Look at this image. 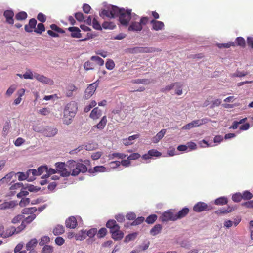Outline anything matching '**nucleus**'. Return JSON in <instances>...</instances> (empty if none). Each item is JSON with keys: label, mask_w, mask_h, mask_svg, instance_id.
Listing matches in <instances>:
<instances>
[{"label": "nucleus", "mask_w": 253, "mask_h": 253, "mask_svg": "<svg viewBox=\"0 0 253 253\" xmlns=\"http://www.w3.org/2000/svg\"><path fill=\"white\" fill-rule=\"evenodd\" d=\"M55 166L57 172L63 177H67L70 174L77 176L80 172L84 173L87 170L85 165L73 160H69L66 164L63 162L56 163Z\"/></svg>", "instance_id": "f257e3e1"}, {"label": "nucleus", "mask_w": 253, "mask_h": 253, "mask_svg": "<svg viewBox=\"0 0 253 253\" xmlns=\"http://www.w3.org/2000/svg\"><path fill=\"white\" fill-rule=\"evenodd\" d=\"M77 103L74 101H71L66 105L64 110L63 118V122L64 124L68 125L72 123L77 113Z\"/></svg>", "instance_id": "f03ea898"}, {"label": "nucleus", "mask_w": 253, "mask_h": 253, "mask_svg": "<svg viewBox=\"0 0 253 253\" xmlns=\"http://www.w3.org/2000/svg\"><path fill=\"white\" fill-rule=\"evenodd\" d=\"M106 226L109 229L111 237L115 241H119L123 238L124 233L120 230V227L116 220H109L106 224Z\"/></svg>", "instance_id": "7ed1b4c3"}, {"label": "nucleus", "mask_w": 253, "mask_h": 253, "mask_svg": "<svg viewBox=\"0 0 253 253\" xmlns=\"http://www.w3.org/2000/svg\"><path fill=\"white\" fill-rule=\"evenodd\" d=\"M116 17H119V22L122 26L127 27L131 18V10L118 8Z\"/></svg>", "instance_id": "20e7f679"}, {"label": "nucleus", "mask_w": 253, "mask_h": 253, "mask_svg": "<svg viewBox=\"0 0 253 253\" xmlns=\"http://www.w3.org/2000/svg\"><path fill=\"white\" fill-rule=\"evenodd\" d=\"M36 217V214H32L27 217L21 223V225L17 228L13 227V234H17L23 230L26 227V224L30 223Z\"/></svg>", "instance_id": "39448f33"}, {"label": "nucleus", "mask_w": 253, "mask_h": 253, "mask_svg": "<svg viewBox=\"0 0 253 253\" xmlns=\"http://www.w3.org/2000/svg\"><path fill=\"white\" fill-rule=\"evenodd\" d=\"M247 118H244L243 119H241L239 121H235L233 122L232 126H230V128H232L233 129H236L238 127V126L240 124H242L240 126V130H247L250 127V124L248 123H245V122L247 121Z\"/></svg>", "instance_id": "423d86ee"}, {"label": "nucleus", "mask_w": 253, "mask_h": 253, "mask_svg": "<svg viewBox=\"0 0 253 253\" xmlns=\"http://www.w3.org/2000/svg\"><path fill=\"white\" fill-rule=\"evenodd\" d=\"M118 7L113 6L110 9H104L100 13V16L102 18L107 17L109 18L116 17Z\"/></svg>", "instance_id": "0eeeda50"}, {"label": "nucleus", "mask_w": 253, "mask_h": 253, "mask_svg": "<svg viewBox=\"0 0 253 253\" xmlns=\"http://www.w3.org/2000/svg\"><path fill=\"white\" fill-rule=\"evenodd\" d=\"M208 122V119L206 118H203L194 120L191 123L186 124L182 127L183 129H190L193 127L199 126L203 124H206Z\"/></svg>", "instance_id": "6e6552de"}, {"label": "nucleus", "mask_w": 253, "mask_h": 253, "mask_svg": "<svg viewBox=\"0 0 253 253\" xmlns=\"http://www.w3.org/2000/svg\"><path fill=\"white\" fill-rule=\"evenodd\" d=\"M212 208L203 202H199L193 207V210L196 212H201L205 211L211 210Z\"/></svg>", "instance_id": "1a4fd4ad"}, {"label": "nucleus", "mask_w": 253, "mask_h": 253, "mask_svg": "<svg viewBox=\"0 0 253 253\" xmlns=\"http://www.w3.org/2000/svg\"><path fill=\"white\" fill-rule=\"evenodd\" d=\"M97 86L98 84L96 82L89 84L84 91V98L85 99L90 98L94 94Z\"/></svg>", "instance_id": "9d476101"}, {"label": "nucleus", "mask_w": 253, "mask_h": 253, "mask_svg": "<svg viewBox=\"0 0 253 253\" xmlns=\"http://www.w3.org/2000/svg\"><path fill=\"white\" fill-rule=\"evenodd\" d=\"M161 220L163 222L168 221H176L175 214L170 211L164 212L161 217Z\"/></svg>", "instance_id": "9b49d317"}, {"label": "nucleus", "mask_w": 253, "mask_h": 253, "mask_svg": "<svg viewBox=\"0 0 253 253\" xmlns=\"http://www.w3.org/2000/svg\"><path fill=\"white\" fill-rule=\"evenodd\" d=\"M34 78L36 79L38 81L45 83L48 84H53V81L52 80L48 78L43 75H40L38 73L34 74Z\"/></svg>", "instance_id": "f8f14e48"}, {"label": "nucleus", "mask_w": 253, "mask_h": 253, "mask_svg": "<svg viewBox=\"0 0 253 253\" xmlns=\"http://www.w3.org/2000/svg\"><path fill=\"white\" fill-rule=\"evenodd\" d=\"M58 132V129L55 127H47L42 132L43 134L46 137H53Z\"/></svg>", "instance_id": "ddd939ff"}, {"label": "nucleus", "mask_w": 253, "mask_h": 253, "mask_svg": "<svg viewBox=\"0 0 253 253\" xmlns=\"http://www.w3.org/2000/svg\"><path fill=\"white\" fill-rule=\"evenodd\" d=\"M65 224L67 228L74 229L77 225L76 218L74 216H70L66 220Z\"/></svg>", "instance_id": "4468645a"}, {"label": "nucleus", "mask_w": 253, "mask_h": 253, "mask_svg": "<svg viewBox=\"0 0 253 253\" xmlns=\"http://www.w3.org/2000/svg\"><path fill=\"white\" fill-rule=\"evenodd\" d=\"M4 16L6 18V22L11 25L14 24L13 17L14 15V12L11 10H7L4 12Z\"/></svg>", "instance_id": "2eb2a0df"}, {"label": "nucleus", "mask_w": 253, "mask_h": 253, "mask_svg": "<svg viewBox=\"0 0 253 253\" xmlns=\"http://www.w3.org/2000/svg\"><path fill=\"white\" fill-rule=\"evenodd\" d=\"M37 243L38 241L37 239L34 238L32 239L26 244V248L27 250L30 251L29 253H36L35 251H34V248L37 246Z\"/></svg>", "instance_id": "dca6fc26"}, {"label": "nucleus", "mask_w": 253, "mask_h": 253, "mask_svg": "<svg viewBox=\"0 0 253 253\" xmlns=\"http://www.w3.org/2000/svg\"><path fill=\"white\" fill-rule=\"evenodd\" d=\"M37 24V20L35 18L30 19L28 24L25 25L24 29L25 31L31 33L33 31Z\"/></svg>", "instance_id": "f3484780"}, {"label": "nucleus", "mask_w": 253, "mask_h": 253, "mask_svg": "<svg viewBox=\"0 0 253 253\" xmlns=\"http://www.w3.org/2000/svg\"><path fill=\"white\" fill-rule=\"evenodd\" d=\"M152 25V29L155 31L161 30L164 28V24L163 22L153 19L150 21Z\"/></svg>", "instance_id": "a211bd4d"}, {"label": "nucleus", "mask_w": 253, "mask_h": 253, "mask_svg": "<svg viewBox=\"0 0 253 253\" xmlns=\"http://www.w3.org/2000/svg\"><path fill=\"white\" fill-rule=\"evenodd\" d=\"M68 30L71 32V36L72 38H80L82 37V34L80 29L77 27H70Z\"/></svg>", "instance_id": "6ab92c4d"}, {"label": "nucleus", "mask_w": 253, "mask_h": 253, "mask_svg": "<svg viewBox=\"0 0 253 253\" xmlns=\"http://www.w3.org/2000/svg\"><path fill=\"white\" fill-rule=\"evenodd\" d=\"M142 30V27L139 22H132L128 27L129 31L139 32Z\"/></svg>", "instance_id": "aec40b11"}, {"label": "nucleus", "mask_w": 253, "mask_h": 253, "mask_svg": "<svg viewBox=\"0 0 253 253\" xmlns=\"http://www.w3.org/2000/svg\"><path fill=\"white\" fill-rule=\"evenodd\" d=\"M102 115V111L98 107L94 108L91 112L89 117L93 120H97Z\"/></svg>", "instance_id": "412c9836"}, {"label": "nucleus", "mask_w": 253, "mask_h": 253, "mask_svg": "<svg viewBox=\"0 0 253 253\" xmlns=\"http://www.w3.org/2000/svg\"><path fill=\"white\" fill-rule=\"evenodd\" d=\"M189 212V209L188 208H183L182 210H180L178 212L175 214L176 220L185 217Z\"/></svg>", "instance_id": "4be33fe9"}, {"label": "nucleus", "mask_w": 253, "mask_h": 253, "mask_svg": "<svg viewBox=\"0 0 253 253\" xmlns=\"http://www.w3.org/2000/svg\"><path fill=\"white\" fill-rule=\"evenodd\" d=\"M236 209V207L228 206L226 209L223 208V209H220L216 211H215V213L217 215L228 213L232 212Z\"/></svg>", "instance_id": "5701e85b"}, {"label": "nucleus", "mask_w": 253, "mask_h": 253, "mask_svg": "<svg viewBox=\"0 0 253 253\" xmlns=\"http://www.w3.org/2000/svg\"><path fill=\"white\" fill-rule=\"evenodd\" d=\"M16 206V203L14 201H11L10 202H4L3 203L0 204V210H6L14 208Z\"/></svg>", "instance_id": "b1692460"}, {"label": "nucleus", "mask_w": 253, "mask_h": 253, "mask_svg": "<svg viewBox=\"0 0 253 253\" xmlns=\"http://www.w3.org/2000/svg\"><path fill=\"white\" fill-rule=\"evenodd\" d=\"M107 122V119L106 116H104L99 121V122L95 126H94L93 127L95 128H97L98 129L102 130L104 129L105 126L106 125Z\"/></svg>", "instance_id": "393cba45"}, {"label": "nucleus", "mask_w": 253, "mask_h": 253, "mask_svg": "<svg viewBox=\"0 0 253 253\" xmlns=\"http://www.w3.org/2000/svg\"><path fill=\"white\" fill-rule=\"evenodd\" d=\"M162 229V226L161 224L155 225L150 230V233L153 236H155L159 234Z\"/></svg>", "instance_id": "a878e982"}, {"label": "nucleus", "mask_w": 253, "mask_h": 253, "mask_svg": "<svg viewBox=\"0 0 253 253\" xmlns=\"http://www.w3.org/2000/svg\"><path fill=\"white\" fill-rule=\"evenodd\" d=\"M166 132V129H162L153 138V142L154 143H157L159 142L164 136Z\"/></svg>", "instance_id": "bb28decb"}, {"label": "nucleus", "mask_w": 253, "mask_h": 253, "mask_svg": "<svg viewBox=\"0 0 253 253\" xmlns=\"http://www.w3.org/2000/svg\"><path fill=\"white\" fill-rule=\"evenodd\" d=\"M64 227L63 225H57L53 230V233L55 235H59L64 233Z\"/></svg>", "instance_id": "cd10ccee"}, {"label": "nucleus", "mask_w": 253, "mask_h": 253, "mask_svg": "<svg viewBox=\"0 0 253 253\" xmlns=\"http://www.w3.org/2000/svg\"><path fill=\"white\" fill-rule=\"evenodd\" d=\"M106 171V168L103 166H98L94 167L93 169H89V172L91 173L95 172H104Z\"/></svg>", "instance_id": "c85d7f7f"}, {"label": "nucleus", "mask_w": 253, "mask_h": 253, "mask_svg": "<svg viewBox=\"0 0 253 253\" xmlns=\"http://www.w3.org/2000/svg\"><path fill=\"white\" fill-rule=\"evenodd\" d=\"M37 211V209L36 207H30L24 208L22 211V213L23 214H34V213L35 212Z\"/></svg>", "instance_id": "c756f323"}, {"label": "nucleus", "mask_w": 253, "mask_h": 253, "mask_svg": "<svg viewBox=\"0 0 253 253\" xmlns=\"http://www.w3.org/2000/svg\"><path fill=\"white\" fill-rule=\"evenodd\" d=\"M102 27L105 29L112 30L116 27V25L113 22L105 21L102 23Z\"/></svg>", "instance_id": "7c9ffc66"}, {"label": "nucleus", "mask_w": 253, "mask_h": 253, "mask_svg": "<svg viewBox=\"0 0 253 253\" xmlns=\"http://www.w3.org/2000/svg\"><path fill=\"white\" fill-rule=\"evenodd\" d=\"M27 14L26 12L21 11L15 15V18L17 20L22 21L27 18Z\"/></svg>", "instance_id": "2f4dec72"}, {"label": "nucleus", "mask_w": 253, "mask_h": 253, "mask_svg": "<svg viewBox=\"0 0 253 253\" xmlns=\"http://www.w3.org/2000/svg\"><path fill=\"white\" fill-rule=\"evenodd\" d=\"M228 203V199L226 197H221L215 200L214 203L217 205H224L227 204Z\"/></svg>", "instance_id": "473e14b6"}, {"label": "nucleus", "mask_w": 253, "mask_h": 253, "mask_svg": "<svg viewBox=\"0 0 253 253\" xmlns=\"http://www.w3.org/2000/svg\"><path fill=\"white\" fill-rule=\"evenodd\" d=\"M178 85H179V83L177 82L170 84L165 87L162 88L161 89V91L164 93L166 92V91L171 90L174 86H178Z\"/></svg>", "instance_id": "72a5a7b5"}, {"label": "nucleus", "mask_w": 253, "mask_h": 253, "mask_svg": "<svg viewBox=\"0 0 253 253\" xmlns=\"http://www.w3.org/2000/svg\"><path fill=\"white\" fill-rule=\"evenodd\" d=\"M137 236V233L136 232L129 234L125 237L124 242L126 243H128L130 241L134 240L136 239Z\"/></svg>", "instance_id": "f704fd0d"}, {"label": "nucleus", "mask_w": 253, "mask_h": 253, "mask_svg": "<svg viewBox=\"0 0 253 253\" xmlns=\"http://www.w3.org/2000/svg\"><path fill=\"white\" fill-rule=\"evenodd\" d=\"M91 60L96 62L99 66H102L104 64V60L99 56H93L90 58Z\"/></svg>", "instance_id": "c9c22d12"}, {"label": "nucleus", "mask_w": 253, "mask_h": 253, "mask_svg": "<svg viewBox=\"0 0 253 253\" xmlns=\"http://www.w3.org/2000/svg\"><path fill=\"white\" fill-rule=\"evenodd\" d=\"M157 219V216L156 214H151L148 216L146 219V222L148 224H153Z\"/></svg>", "instance_id": "e433bc0d"}, {"label": "nucleus", "mask_w": 253, "mask_h": 253, "mask_svg": "<svg viewBox=\"0 0 253 253\" xmlns=\"http://www.w3.org/2000/svg\"><path fill=\"white\" fill-rule=\"evenodd\" d=\"M44 31L45 27L42 23H39L37 25V28L34 30L35 32L38 34H41Z\"/></svg>", "instance_id": "4c0bfd02"}, {"label": "nucleus", "mask_w": 253, "mask_h": 253, "mask_svg": "<svg viewBox=\"0 0 253 253\" xmlns=\"http://www.w3.org/2000/svg\"><path fill=\"white\" fill-rule=\"evenodd\" d=\"M13 176V173L12 172L6 174L5 176L1 179L0 182L1 183H8L11 180Z\"/></svg>", "instance_id": "58836bf2"}, {"label": "nucleus", "mask_w": 253, "mask_h": 253, "mask_svg": "<svg viewBox=\"0 0 253 253\" xmlns=\"http://www.w3.org/2000/svg\"><path fill=\"white\" fill-rule=\"evenodd\" d=\"M134 50H135V52H152L154 51L152 48L147 47H136L134 48Z\"/></svg>", "instance_id": "ea45409f"}, {"label": "nucleus", "mask_w": 253, "mask_h": 253, "mask_svg": "<svg viewBox=\"0 0 253 253\" xmlns=\"http://www.w3.org/2000/svg\"><path fill=\"white\" fill-rule=\"evenodd\" d=\"M53 251V248L51 246L45 245L42 249V253H52Z\"/></svg>", "instance_id": "a19ab883"}, {"label": "nucleus", "mask_w": 253, "mask_h": 253, "mask_svg": "<svg viewBox=\"0 0 253 253\" xmlns=\"http://www.w3.org/2000/svg\"><path fill=\"white\" fill-rule=\"evenodd\" d=\"M236 42L237 45L242 47H244L246 45L245 40L243 38L241 37H237L236 39Z\"/></svg>", "instance_id": "79ce46f5"}, {"label": "nucleus", "mask_w": 253, "mask_h": 253, "mask_svg": "<svg viewBox=\"0 0 253 253\" xmlns=\"http://www.w3.org/2000/svg\"><path fill=\"white\" fill-rule=\"evenodd\" d=\"M107 232V229L105 228H101L96 233L97 237L99 238H103L106 235Z\"/></svg>", "instance_id": "37998d69"}, {"label": "nucleus", "mask_w": 253, "mask_h": 253, "mask_svg": "<svg viewBox=\"0 0 253 253\" xmlns=\"http://www.w3.org/2000/svg\"><path fill=\"white\" fill-rule=\"evenodd\" d=\"M115 63L111 59H108L105 64L106 68L108 70H112L115 67Z\"/></svg>", "instance_id": "c03bdc74"}, {"label": "nucleus", "mask_w": 253, "mask_h": 253, "mask_svg": "<svg viewBox=\"0 0 253 253\" xmlns=\"http://www.w3.org/2000/svg\"><path fill=\"white\" fill-rule=\"evenodd\" d=\"M133 83L136 84H148L150 83V81L148 79H136L132 81Z\"/></svg>", "instance_id": "a18cd8bd"}, {"label": "nucleus", "mask_w": 253, "mask_h": 253, "mask_svg": "<svg viewBox=\"0 0 253 253\" xmlns=\"http://www.w3.org/2000/svg\"><path fill=\"white\" fill-rule=\"evenodd\" d=\"M30 200L28 198H22L19 202V205L21 207H25L30 203Z\"/></svg>", "instance_id": "49530a36"}, {"label": "nucleus", "mask_w": 253, "mask_h": 253, "mask_svg": "<svg viewBox=\"0 0 253 253\" xmlns=\"http://www.w3.org/2000/svg\"><path fill=\"white\" fill-rule=\"evenodd\" d=\"M232 199L235 202H239L242 199V194L240 193H235L233 195Z\"/></svg>", "instance_id": "de8ad7c7"}, {"label": "nucleus", "mask_w": 253, "mask_h": 253, "mask_svg": "<svg viewBox=\"0 0 253 253\" xmlns=\"http://www.w3.org/2000/svg\"><path fill=\"white\" fill-rule=\"evenodd\" d=\"M148 153L151 157H160L161 156L162 154L161 152L155 149H151L148 151Z\"/></svg>", "instance_id": "09e8293b"}, {"label": "nucleus", "mask_w": 253, "mask_h": 253, "mask_svg": "<svg viewBox=\"0 0 253 253\" xmlns=\"http://www.w3.org/2000/svg\"><path fill=\"white\" fill-rule=\"evenodd\" d=\"M242 196L244 200H250L253 197V194L250 192L246 191L243 192Z\"/></svg>", "instance_id": "8fccbe9b"}, {"label": "nucleus", "mask_w": 253, "mask_h": 253, "mask_svg": "<svg viewBox=\"0 0 253 253\" xmlns=\"http://www.w3.org/2000/svg\"><path fill=\"white\" fill-rule=\"evenodd\" d=\"M97 147V144L95 143H88L85 146V149L88 151L93 150Z\"/></svg>", "instance_id": "3c124183"}, {"label": "nucleus", "mask_w": 253, "mask_h": 253, "mask_svg": "<svg viewBox=\"0 0 253 253\" xmlns=\"http://www.w3.org/2000/svg\"><path fill=\"white\" fill-rule=\"evenodd\" d=\"M144 217L142 216L138 217L133 221L131 225L133 226L139 225L144 221Z\"/></svg>", "instance_id": "603ef678"}, {"label": "nucleus", "mask_w": 253, "mask_h": 253, "mask_svg": "<svg viewBox=\"0 0 253 253\" xmlns=\"http://www.w3.org/2000/svg\"><path fill=\"white\" fill-rule=\"evenodd\" d=\"M17 174L18 175V180L20 181L27 179L29 176L27 172L26 173L19 172L17 173Z\"/></svg>", "instance_id": "864d4df0"}, {"label": "nucleus", "mask_w": 253, "mask_h": 253, "mask_svg": "<svg viewBox=\"0 0 253 253\" xmlns=\"http://www.w3.org/2000/svg\"><path fill=\"white\" fill-rule=\"evenodd\" d=\"M92 26L96 30H100L102 29V27L99 22L95 18L92 20Z\"/></svg>", "instance_id": "5fc2aeb1"}, {"label": "nucleus", "mask_w": 253, "mask_h": 253, "mask_svg": "<svg viewBox=\"0 0 253 253\" xmlns=\"http://www.w3.org/2000/svg\"><path fill=\"white\" fill-rule=\"evenodd\" d=\"M50 28L53 31H55L59 33H64L65 31L61 28H59L56 24H53L50 25Z\"/></svg>", "instance_id": "6e6d98bb"}, {"label": "nucleus", "mask_w": 253, "mask_h": 253, "mask_svg": "<svg viewBox=\"0 0 253 253\" xmlns=\"http://www.w3.org/2000/svg\"><path fill=\"white\" fill-rule=\"evenodd\" d=\"M247 72H241L237 71L236 73L233 74L231 76L233 77H242L248 75Z\"/></svg>", "instance_id": "4d7b16f0"}, {"label": "nucleus", "mask_w": 253, "mask_h": 253, "mask_svg": "<svg viewBox=\"0 0 253 253\" xmlns=\"http://www.w3.org/2000/svg\"><path fill=\"white\" fill-rule=\"evenodd\" d=\"M84 67L86 70H92L94 69L93 64L89 61L84 63Z\"/></svg>", "instance_id": "13d9d810"}, {"label": "nucleus", "mask_w": 253, "mask_h": 253, "mask_svg": "<svg viewBox=\"0 0 253 253\" xmlns=\"http://www.w3.org/2000/svg\"><path fill=\"white\" fill-rule=\"evenodd\" d=\"M126 157V155L123 153H113L110 156L112 158H118L119 159H124Z\"/></svg>", "instance_id": "bf43d9fd"}, {"label": "nucleus", "mask_w": 253, "mask_h": 253, "mask_svg": "<svg viewBox=\"0 0 253 253\" xmlns=\"http://www.w3.org/2000/svg\"><path fill=\"white\" fill-rule=\"evenodd\" d=\"M75 17L79 22H83L84 20V15L82 12L75 13Z\"/></svg>", "instance_id": "052dcab7"}, {"label": "nucleus", "mask_w": 253, "mask_h": 253, "mask_svg": "<svg viewBox=\"0 0 253 253\" xmlns=\"http://www.w3.org/2000/svg\"><path fill=\"white\" fill-rule=\"evenodd\" d=\"M235 46V44H234V43L233 42H229L226 43H223V44H218V47L220 48H229L231 46Z\"/></svg>", "instance_id": "680f3d73"}, {"label": "nucleus", "mask_w": 253, "mask_h": 253, "mask_svg": "<svg viewBox=\"0 0 253 253\" xmlns=\"http://www.w3.org/2000/svg\"><path fill=\"white\" fill-rule=\"evenodd\" d=\"M22 76L24 79H33L34 78V75H33L32 72L30 71L26 72Z\"/></svg>", "instance_id": "e2e57ef3"}, {"label": "nucleus", "mask_w": 253, "mask_h": 253, "mask_svg": "<svg viewBox=\"0 0 253 253\" xmlns=\"http://www.w3.org/2000/svg\"><path fill=\"white\" fill-rule=\"evenodd\" d=\"M149 22V19L148 17H142L140 20V24L143 27V26L147 25Z\"/></svg>", "instance_id": "0e129e2a"}, {"label": "nucleus", "mask_w": 253, "mask_h": 253, "mask_svg": "<svg viewBox=\"0 0 253 253\" xmlns=\"http://www.w3.org/2000/svg\"><path fill=\"white\" fill-rule=\"evenodd\" d=\"M102 155L101 152H96L92 154L91 158L93 160H96L99 159Z\"/></svg>", "instance_id": "69168bd1"}, {"label": "nucleus", "mask_w": 253, "mask_h": 253, "mask_svg": "<svg viewBox=\"0 0 253 253\" xmlns=\"http://www.w3.org/2000/svg\"><path fill=\"white\" fill-rule=\"evenodd\" d=\"M25 142V140L21 138V137H18L17 138L16 140L14 142V145L16 146H20L22 144H23Z\"/></svg>", "instance_id": "338daca9"}, {"label": "nucleus", "mask_w": 253, "mask_h": 253, "mask_svg": "<svg viewBox=\"0 0 253 253\" xmlns=\"http://www.w3.org/2000/svg\"><path fill=\"white\" fill-rule=\"evenodd\" d=\"M249 229L251 233V238L253 240V221L251 220L249 222Z\"/></svg>", "instance_id": "774afa93"}]
</instances>
